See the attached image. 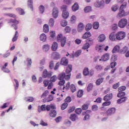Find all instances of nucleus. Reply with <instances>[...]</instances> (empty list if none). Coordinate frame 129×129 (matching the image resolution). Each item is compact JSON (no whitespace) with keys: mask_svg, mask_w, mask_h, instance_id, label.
I'll use <instances>...</instances> for the list:
<instances>
[{"mask_svg":"<svg viewBox=\"0 0 129 129\" xmlns=\"http://www.w3.org/2000/svg\"><path fill=\"white\" fill-rule=\"evenodd\" d=\"M71 71H72V65L69 64L66 69V73H62L58 75L59 80H69L70 77H71Z\"/></svg>","mask_w":129,"mask_h":129,"instance_id":"1","label":"nucleus"},{"mask_svg":"<svg viewBox=\"0 0 129 129\" xmlns=\"http://www.w3.org/2000/svg\"><path fill=\"white\" fill-rule=\"evenodd\" d=\"M125 8H126V2H124L120 7L119 12L117 15V18H118V19H120L121 18H122V17L125 16L124 10L123 9H125Z\"/></svg>","mask_w":129,"mask_h":129,"instance_id":"2","label":"nucleus"},{"mask_svg":"<svg viewBox=\"0 0 129 129\" xmlns=\"http://www.w3.org/2000/svg\"><path fill=\"white\" fill-rule=\"evenodd\" d=\"M57 42H60L61 47H64L66 44V38L61 34H58L57 37Z\"/></svg>","mask_w":129,"mask_h":129,"instance_id":"3","label":"nucleus"},{"mask_svg":"<svg viewBox=\"0 0 129 129\" xmlns=\"http://www.w3.org/2000/svg\"><path fill=\"white\" fill-rule=\"evenodd\" d=\"M108 46H105V45L103 44H97L96 45V50L98 51V52H102L103 50L107 51V50H108Z\"/></svg>","mask_w":129,"mask_h":129,"instance_id":"4","label":"nucleus"},{"mask_svg":"<svg viewBox=\"0 0 129 129\" xmlns=\"http://www.w3.org/2000/svg\"><path fill=\"white\" fill-rule=\"evenodd\" d=\"M127 25V20L125 18L121 19L118 23V26L121 29H123Z\"/></svg>","mask_w":129,"mask_h":129,"instance_id":"5","label":"nucleus"},{"mask_svg":"<svg viewBox=\"0 0 129 129\" xmlns=\"http://www.w3.org/2000/svg\"><path fill=\"white\" fill-rule=\"evenodd\" d=\"M8 23H13V24L11 25V27L14 28L15 30L18 29V24L20 23L19 21L16 19L13 20V19H11L8 21Z\"/></svg>","mask_w":129,"mask_h":129,"instance_id":"6","label":"nucleus"},{"mask_svg":"<svg viewBox=\"0 0 129 129\" xmlns=\"http://www.w3.org/2000/svg\"><path fill=\"white\" fill-rule=\"evenodd\" d=\"M117 35V40L120 41L122 39H124L125 37V32L123 31H119L116 33Z\"/></svg>","mask_w":129,"mask_h":129,"instance_id":"7","label":"nucleus"},{"mask_svg":"<svg viewBox=\"0 0 129 129\" xmlns=\"http://www.w3.org/2000/svg\"><path fill=\"white\" fill-rule=\"evenodd\" d=\"M52 74H53V72L51 71L47 72V70H44L43 72V78H50L51 76H52Z\"/></svg>","mask_w":129,"mask_h":129,"instance_id":"8","label":"nucleus"},{"mask_svg":"<svg viewBox=\"0 0 129 129\" xmlns=\"http://www.w3.org/2000/svg\"><path fill=\"white\" fill-rule=\"evenodd\" d=\"M109 38L110 41H112L113 42L114 41H116V40H117V36L116 33H115V32H112L109 35Z\"/></svg>","mask_w":129,"mask_h":129,"instance_id":"9","label":"nucleus"},{"mask_svg":"<svg viewBox=\"0 0 129 129\" xmlns=\"http://www.w3.org/2000/svg\"><path fill=\"white\" fill-rule=\"evenodd\" d=\"M94 7L96 8H101L102 7H104V1L96 2L94 3Z\"/></svg>","mask_w":129,"mask_h":129,"instance_id":"10","label":"nucleus"},{"mask_svg":"<svg viewBox=\"0 0 129 129\" xmlns=\"http://www.w3.org/2000/svg\"><path fill=\"white\" fill-rule=\"evenodd\" d=\"M85 28V26H84V24L81 22L78 25L77 31L79 32V33H81L83 32Z\"/></svg>","mask_w":129,"mask_h":129,"instance_id":"11","label":"nucleus"},{"mask_svg":"<svg viewBox=\"0 0 129 129\" xmlns=\"http://www.w3.org/2000/svg\"><path fill=\"white\" fill-rule=\"evenodd\" d=\"M115 111H116V109L114 107L109 108L107 111V114L109 116L115 113Z\"/></svg>","mask_w":129,"mask_h":129,"instance_id":"12","label":"nucleus"},{"mask_svg":"<svg viewBox=\"0 0 129 129\" xmlns=\"http://www.w3.org/2000/svg\"><path fill=\"white\" fill-rule=\"evenodd\" d=\"M109 60V53H105L104 54L100 59H99V61H107Z\"/></svg>","mask_w":129,"mask_h":129,"instance_id":"13","label":"nucleus"},{"mask_svg":"<svg viewBox=\"0 0 129 129\" xmlns=\"http://www.w3.org/2000/svg\"><path fill=\"white\" fill-rule=\"evenodd\" d=\"M59 15V11L58 10V8L55 7L53 9L52 12V16L54 19H56L58 18V16Z\"/></svg>","mask_w":129,"mask_h":129,"instance_id":"14","label":"nucleus"},{"mask_svg":"<svg viewBox=\"0 0 129 129\" xmlns=\"http://www.w3.org/2000/svg\"><path fill=\"white\" fill-rule=\"evenodd\" d=\"M7 67H8V62H6L1 69L5 73H10V71Z\"/></svg>","mask_w":129,"mask_h":129,"instance_id":"15","label":"nucleus"},{"mask_svg":"<svg viewBox=\"0 0 129 129\" xmlns=\"http://www.w3.org/2000/svg\"><path fill=\"white\" fill-rule=\"evenodd\" d=\"M60 64L63 66H67L68 65V59L66 57H62L60 60Z\"/></svg>","mask_w":129,"mask_h":129,"instance_id":"16","label":"nucleus"},{"mask_svg":"<svg viewBox=\"0 0 129 129\" xmlns=\"http://www.w3.org/2000/svg\"><path fill=\"white\" fill-rule=\"evenodd\" d=\"M39 40L43 42H46V40H47V35L44 33H42L39 36Z\"/></svg>","mask_w":129,"mask_h":129,"instance_id":"17","label":"nucleus"},{"mask_svg":"<svg viewBox=\"0 0 129 129\" xmlns=\"http://www.w3.org/2000/svg\"><path fill=\"white\" fill-rule=\"evenodd\" d=\"M112 99V93L107 94L104 97V100L105 101H109L110 99Z\"/></svg>","mask_w":129,"mask_h":129,"instance_id":"18","label":"nucleus"},{"mask_svg":"<svg viewBox=\"0 0 129 129\" xmlns=\"http://www.w3.org/2000/svg\"><path fill=\"white\" fill-rule=\"evenodd\" d=\"M52 55L53 56L55 60H58V59H60V58H61L60 54L56 52L52 53Z\"/></svg>","mask_w":129,"mask_h":129,"instance_id":"19","label":"nucleus"},{"mask_svg":"<svg viewBox=\"0 0 129 129\" xmlns=\"http://www.w3.org/2000/svg\"><path fill=\"white\" fill-rule=\"evenodd\" d=\"M120 47H119V45H116L113 48L112 52L113 53H116V52H118L119 53H120Z\"/></svg>","mask_w":129,"mask_h":129,"instance_id":"20","label":"nucleus"},{"mask_svg":"<svg viewBox=\"0 0 129 129\" xmlns=\"http://www.w3.org/2000/svg\"><path fill=\"white\" fill-rule=\"evenodd\" d=\"M58 49V43L56 42H54L51 46V50L52 51H56Z\"/></svg>","mask_w":129,"mask_h":129,"instance_id":"21","label":"nucleus"},{"mask_svg":"<svg viewBox=\"0 0 129 129\" xmlns=\"http://www.w3.org/2000/svg\"><path fill=\"white\" fill-rule=\"evenodd\" d=\"M62 16L63 18V19H67L69 17V13L67 10H64L63 12H62Z\"/></svg>","mask_w":129,"mask_h":129,"instance_id":"22","label":"nucleus"},{"mask_svg":"<svg viewBox=\"0 0 129 129\" xmlns=\"http://www.w3.org/2000/svg\"><path fill=\"white\" fill-rule=\"evenodd\" d=\"M70 119L72 120V121H75L78 119V116L76 114H72L71 115Z\"/></svg>","mask_w":129,"mask_h":129,"instance_id":"23","label":"nucleus"},{"mask_svg":"<svg viewBox=\"0 0 129 129\" xmlns=\"http://www.w3.org/2000/svg\"><path fill=\"white\" fill-rule=\"evenodd\" d=\"M57 115V112H56V110H51L49 112V115L51 116V117H55L56 115Z\"/></svg>","mask_w":129,"mask_h":129,"instance_id":"24","label":"nucleus"},{"mask_svg":"<svg viewBox=\"0 0 129 129\" xmlns=\"http://www.w3.org/2000/svg\"><path fill=\"white\" fill-rule=\"evenodd\" d=\"M105 35L103 34H100V36L98 37V40L99 42H103L104 40H105Z\"/></svg>","mask_w":129,"mask_h":129,"instance_id":"25","label":"nucleus"},{"mask_svg":"<svg viewBox=\"0 0 129 129\" xmlns=\"http://www.w3.org/2000/svg\"><path fill=\"white\" fill-rule=\"evenodd\" d=\"M50 49V46L48 44H44L42 46V50L44 51V52H47L49 51V49Z\"/></svg>","mask_w":129,"mask_h":129,"instance_id":"26","label":"nucleus"},{"mask_svg":"<svg viewBox=\"0 0 129 129\" xmlns=\"http://www.w3.org/2000/svg\"><path fill=\"white\" fill-rule=\"evenodd\" d=\"M89 37H91V34L90 32L87 31L83 35L82 38L83 39H87V38H89Z\"/></svg>","mask_w":129,"mask_h":129,"instance_id":"27","label":"nucleus"},{"mask_svg":"<svg viewBox=\"0 0 129 129\" xmlns=\"http://www.w3.org/2000/svg\"><path fill=\"white\" fill-rule=\"evenodd\" d=\"M127 100V98H126V97H124L123 98H121L118 99L117 102V103L120 104V103H122V102H124L126 101Z\"/></svg>","mask_w":129,"mask_h":129,"instance_id":"28","label":"nucleus"},{"mask_svg":"<svg viewBox=\"0 0 129 129\" xmlns=\"http://www.w3.org/2000/svg\"><path fill=\"white\" fill-rule=\"evenodd\" d=\"M18 38H19V32H18V31H16L15 34L12 38V42H16V41L18 40Z\"/></svg>","mask_w":129,"mask_h":129,"instance_id":"29","label":"nucleus"},{"mask_svg":"<svg viewBox=\"0 0 129 129\" xmlns=\"http://www.w3.org/2000/svg\"><path fill=\"white\" fill-rule=\"evenodd\" d=\"M103 80H104V78H101L97 80L96 81V85H100L103 82Z\"/></svg>","mask_w":129,"mask_h":129,"instance_id":"30","label":"nucleus"},{"mask_svg":"<svg viewBox=\"0 0 129 129\" xmlns=\"http://www.w3.org/2000/svg\"><path fill=\"white\" fill-rule=\"evenodd\" d=\"M79 9V6L78 3H75L72 7L73 12H76Z\"/></svg>","mask_w":129,"mask_h":129,"instance_id":"31","label":"nucleus"},{"mask_svg":"<svg viewBox=\"0 0 129 129\" xmlns=\"http://www.w3.org/2000/svg\"><path fill=\"white\" fill-rule=\"evenodd\" d=\"M16 11L19 13V15H25V11L22 8H17Z\"/></svg>","mask_w":129,"mask_h":129,"instance_id":"32","label":"nucleus"},{"mask_svg":"<svg viewBox=\"0 0 129 129\" xmlns=\"http://www.w3.org/2000/svg\"><path fill=\"white\" fill-rule=\"evenodd\" d=\"M43 32L44 33H48L49 32V25L48 24H44L43 26Z\"/></svg>","mask_w":129,"mask_h":129,"instance_id":"33","label":"nucleus"},{"mask_svg":"<svg viewBox=\"0 0 129 129\" xmlns=\"http://www.w3.org/2000/svg\"><path fill=\"white\" fill-rule=\"evenodd\" d=\"M25 101H28V102H33L34 101V98L33 97H27L25 98Z\"/></svg>","mask_w":129,"mask_h":129,"instance_id":"34","label":"nucleus"},{"mask_svg":"<svg viewBox=\"0 0 129 129\" xmlns=\"http://www.w3.org/2000/svg\"><path fill=\"white\" fill-rule=\"evenodd\" d=\"M28 8H30L32 11H33V0L28 1Z\"/></svg>","mask_w":129,"mask_h":129,"instance_id":"35","label":"nucleus"},{"mask_svg":"<svg viewBox=\"0 0 129 129\" xmlns=\"http://www.w3.org/2000/svg\"><path fill=\"white\" fill-rule=\"evenodd\" d=\"M14 82L16 83V85H14L15 86V90H18V89L19 88V81H18V80L14 79Z\"/></svg>","mask_w":129,"mask_h":129,"instance_id":"36","label":"nucleus"},{"mask_svg":"<svg viewBox=\"0 0 129 129\" xmlns=\"http://www.w3.org/2000/svg\"><path fill=\"white\" fill-rule=\"evenodd\" d=\"M70 89L72 91V92H75L76 91V87L75 86V85L72 84L70 86Z\"/></svg>","mask_w":129,"mask_h":129,"instance_id":"37","label":"nucleus"},{"mask_svg":"<svg viewBox=\"0 0 129 129\" xmlns=\"http://www.w3.org/2000/svg\"><path fill=\"white\" fill-rule=\"evenodd\" d=\"M48 93H49L48 90H46L45 92L41 95V98H45L47 95H48Z\"/></svg>","mask_w":129,"mask_h":129,"instance_id":"38","label":"nucleus"},{"mask_svg":"<svg viewBox=\"0 0 129 129\" xmlns=\"http://www.w3.org/2000/svg\"><path fill=\"white\" fill-rule=\"evenodd\" d=\"M93 27L95 30H97L99 28V23L98 22H94Z\"/></svg>","mask_w":129,"mask_h":129,"instance_id":"39","label":"nucleus"},{"mask_svg":"<svg viewBox=\"0 0 129 129\" xmlns=\"http://www.w3.org/2000/svg\"><path fill=\"white\" fill-rule=\"evenodd\" d=\"M83 74L84 76H87L88 74H89V71L88 70V68H85L83 71Z\"/></svg>","mask_w":129,"mask_h":129,"instance_id":"40","label":"nucleus"},{"mask_svg":"<svg viewBox=\"0 0 129 129\" xmlns=\"http://www.w3.org/2000/svg\"><path fill=\"white\" fill-rule=\"evenodd\" d=\"M92 88H93V84L90 83L88 86L87 91L89 92V91H91V90H92Z\"/></svg>","mask_w":129,"mask_h":129,"instance_id":"41","label":"nucleus"},{"mask_svg":"<svg viewBox=\"0 0 129 129\" xmlns=\"http://www.w3.org/2000/svg\"><path fill=\"white\" fill-rule=\"evenodd\" d=\"M89 47H90V44H89V43H86L83 45L82 49H83V50H87Z\"/></svg>","mask_w":129,"mask_h":129,"instance_id":"42","label":"nucleus"},{"mask_svg":"<svg viewBox=\"0 0 129 129\" xmlns=\"http://www.w3.org/2000/svg\"><path fill=\"white\" fill-rule=\"evenodd\" d=\"M85 13H89V12H91V7L87 6L84 9Z\"/></svg>","mask_w":129,"mask_h":129,"instance_id":"43","label":"nucleus"},{"mask_svg":"<svg viewBox=\"0 0 129 129\" xmlns=\"http://www.w3.org/2000/svg\"><path fill=\"white\" fill-rule=\"evenodd\" d=\"M53 99H54V96H53V95H49L47 97V102H49L52 101Z\"/></svg>","mask_w":129,"mask_h":129,"instance_id":"44","label":"nucleus"},{"mask_svg":"<svg viewBox=\"0 0 129 129\" xmlns=\"http://www.w3.org/2000/svg\"><path fill=\"white\" fill-rule=\"evenodd\" d=\"M68 106V103H64L61 105V108L62 110H64V109H66V108H67Z\"/></svg>","mask_w":129,"mask_h":129,"instance_id":"45","label":"nucleus"},{"mask_svg":"<svg viewBox=\"0 0 129 129\" xmlns=\"http://www.w3.org/2000/svg\"><path fill=\"white\" fill-rule=\"evenodd\" d=\"M92 28V25L91 24H87L86 26V30L87 31H89V30H91Z\"/></svg>","mask_w":129,"mask_h":129,"instance_id":"46","label":"nucleus"},{"mask_svg":"<svg viewBox=\"0 0 129 129\" xmlns=\"http://www.w3.org/2000/svg\"><path fill=\"white\" fill-rule=\"evenodd\" d=\"M27 66L28 67H30V66H31V65H32V59H31L30 58H27Z\"/></svg>","mask_w":129,"mask_h":129,"instance_id":"47","label":"nucleus"},{"mask_svg":"<svg viewBox=\"0 0 129 129\" xmlns=\"http://www.w3.org/2000/svg\"><path fill=\"white\" fill-rule=\"evenodd\" d=\"M6 16H8V17H10V18H14V19H17V16L14 14H6Z\"/></svg>","mask_w":129,"mask_h":129,"instance_id":"48","label":"nucleus"},{"mask_svg":"<svg viewBox=\"0 0 129 129\" xmlns=\"http://www.w3.org/2000/svg\"><path fill=\"white\" fill-rule=\"evenodd\" d=\"M95 68L97 70V71H101L103 67L100 64V65H97Z\"/></svg>","mask_w":129,"mask_h":129,"instance_id":"49","label":"nucleus"},{"mask_svg":"<svg viewBox=\"0 0 129 129\" xmlns=\"http://www.w3.org/2000/svg\"><path fill=\"white\" fill-rule=\"evenodd\" d=\"M54 19L52 18H51L49 20V25L50 26V27H53V26H54Z\"/></svg>","mask_w":129,"mask_h":129,"instance_id":"50","label":"nucleus"},{"mask_svg":"<svg viewBox=\"0 0 129 129\" xmlns=\"http://www.w3.org/2000/svg\"><path fill=\"white\" fill-rule=\"evenodd\" d=\"M83 95V90H80L78 92V95L77 96L78 97H82V96Z\"/></svg>","mask_w":129,"mask_h":129,"instance_id":"51","label":"nucleus"},{"mask_svg":"<svg viewBox=\"0 0 129 129\" xmlns=\"http://www.w3.org/2000/svg\"><path fill=\"white\" fill-rule=\"evenodd\" d=\"M57 80V77L56 76H53L51 78H50V82H55Z\"/></svg>","mask_w":129,"mask_h":129,"instance_id":"52","label":"nucleus"},{"mask_svg":"<svg viewBox=\"0 0 129 129\" xmlns=\"http://www.w3.org/2000/svg\"><path fill=\"white\" fill-rule=\"evenodd\" d=\"M125 89H126V87L125 86H122L118 88V92H122L123 91H124V90H125Z\"/></svg>","mask_w":129,"mask_h":129,"instance_id":"53","label":"nucleus"},{"mask_svg":"<svg viewBox=\"0 0 129 129\" xmlns=\"http://www.w3.org/2000/svg\"><path fill=\"white\" fill-rule=\"evenodd\" d=\"M125 95V93L123 92H119L117 94V97H122V96H124Z\"/></svg>","mask_w":129,"mask_h":129,"instance_id":"54","label":"nucleus"},{"mask_svg":"<svg viewBox=\"0 0 129 129\" xmlns=\"http://www.w3.org/2000/svg\"><path fill=\"white\" fill-rule=\"evenodd\" d=\"M39 11H40L41 14H43V13H44V12H45V7H44L43 6V5H41L39 7Z\"/></svg>","mask_w":129,"mask_h":129,"instance_id":"55","label":"nucleus"},{"mask_svg":"<svg viewBox=\"0 0 129 129\" xmlns=\"http://www.w3.org/2000/svg\"><path fill=\"white\" fill-rule=\"evenodd\" d=\"M40 124L42 126H47L48 125V123L45 122L42 119L40 120Z\"/></svg>","mask_w":129,"mask_h":129,"instance_id":"56","label":"nucleus"},{"mask_svg":"<svg viewBox=\"0 0 129 129\" xmlns=\"http://www.w3.org/2000/svg\"><path fill=\"white\" fill-rule=\"evenodd\" d=\"M111 102L109 101H106V102H104L102 104L103 106H107L108 105H110Z\"/></svg>","mask_w":129,"mask_h":129,"instance_id":"57","label":"nucleus"},{"mask_svg":"<svg viewBox=\"0 0 129 129\" xmlns=\"http://www.w3.org/2000/svg\"><path fill=\"white\" fill-rule=\"evenodd\" d=\"M67 24H68V22H67V21L66 20H62L61 22V25L62 27H66V26H67Z\"/></svg>","mask_w":129,"mask_h":129,"instance_id":"58","label":"nucleus"},{"mask_svg":"<svg viewBox=\"0 0 129 129\" xmlns=\"http://www.w3.org/2000/svg\"><path fill=\"white\" fill-rule=\"evenodd\" d=\"M128 48L126 46L124 47L120 51V53H125L126 51H127Z\"/></svg>","mask_w":129,"mask_h":129,"instance_id":"59","label":"nucleus"},{"mask_svg":"<svg viewBox=\"0 0 129 129\" xmlns=\"http://www.w3.org/2000/svg\"><path fill=\"white\" fill-rule=\"evenodd\" d=\"M50 36L51 38H55V36H56V33H55V31H50Z\"/></svg>","mask_w":129,"mask_h":129,"instance_id":"60","label":"nucleus"},{"mask_svg":"<svg viewBox=\"0 0 129 129\" xmlns=\"http://www.w3.org/2000/svg\"><path fill=\"white\" fill-rule=\"evenodd\" d=\"M49 80H45L43 81V84L45 87H47L48 86V85L49 84Z\"/></svg>","mask_w":129,"mask_h":129,"instance_id":"61","label":"nucleus"},{"mask_svg":"<svg viewBox=\"0 0 129 129\" xmlns=\"http://www.w3.org/2000/svg\"><path fill=\"white\" fill-rule=\"evenodd\" d=\"M72 100V99H71V97H67L66 98V99L64 100L65 102H71V101Z\"/></svg>","mask_w":129,"mask_h":129,"instance_id":"62","label":"nucleus"},{"mask_svg":"<svg viewBox=\"0 0 129 129\" xmlns=\"http://www.w3.org/2000/svg\"><path fill=\"white\" fill-rule=\"evenodd\" d=\"M49 68L50 69H53L54 68V61H51L49 63Z\"/></svg>","mask_w":129,"mask_h":129,"instance_id":"63","label":"nucleus"},{"mask_svg":"<svg viewBox=\"0 0 129 129\" xmlns=\"http://www.w3.org/2000/svg\"><path fill=\"white\" fill-rule=\"evenodd\" d=\"M81 111H82V110H81V108H77L75 110V112L77 114H80V113H81Z\"/></svg>","mask_w":129,"mask_h":129,"instance_id":"64","label":"nucleus"}]
</instances>
